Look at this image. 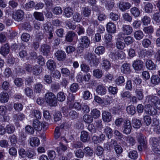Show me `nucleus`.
<instances>
[{
  "instance_id": "obj_4",
  "label": "nucleus",
  "mask_w": 160,
  "mask_h": 160,
  "mask_svg": "<svg viewBox=\"0 0 160 160\" xmlns=\"http://www.w3.org/2000/svg\"><path fill=\"white\" fill-rule=\"evenodd\" d=\"M33 126L34 129L38 131H41L42 129L43 131H45L48 128L47 123L41 122L37 119L33 121Z\"/></svg>"
},
{
  "instance_id": "obj_35",
  "label": "nucleus",
  "mask_w": 160,
  "mask_h": 160,
  "mask_svg": "<svg viewBox=\"0 0 160 160\" xmlns=\"http://www.w3.org/2000/svg\"><path fill=\"white\" fill-rule=\"evenodd\" d=\"M82 12V15L85 17H88L91 14V10L88 7H84L83 8Z\"/></svg>"
},
{
  "instance_id": "obj_41",
  "label": "nucleus",
  "mask_w": 160,
  "mask_h": 160,
  "mask_svg": "<svg viewBox=\"0 0 160 160\" xmlns=\"http://www.w3.org/2000/svg\"><path fill=\"white\" fill-rule=\"evenodd\" d=\"M25 116L23 113H20L17 114H13L12 117L14 120L16 121L23 120L25 118Z\"/></svg>"
},
{
  "instance_id": "obj_17",
  "label": "nucleus",
  "mask_w": 160,
  "mask_h": 160,
  "mask_svg": "<svg viewBox=\"0 0 160 160\" xmlns=\"http://www.w3.org/2000/svg\"><path fill=\"white\" fill-rule=\"evenodd\" d=\"M130 64L127 63H123L121 67L122 72L125 74H128L131 72Z\"/></svg>"
},
{
  "instance_id": "obj_16",
  "label": "nucleus",
  "mask_w": 160,
  "mask_h": 160,
  "mask_svg": "<svg viewBox=\"0 0 160 160\" xmlns=\"http://www.w3.org/2000/svg\"><path fill=\"white\" fill-rule=\"evenodd\" d=\"M9 47L8 43L4 44L0 48V54L4 57L9 53Z\"/></svg>"
},
{
  "instance_id": "obj_6",
  "label": "nucleus",
  "mask_w": 160,
  "mask_h": 160,
  "mask_svg": "<svg viewBox=\"0 0 160 160\" xmlns=\"http://www.w3.org/2000/svg\"><path fill=\"white\" fill-rule=\"evenodd\" d=\"M132 129L130 121L128 119H126L124 122L122 129L123 133L127 135L129 134L130 133Z\"/></svg>"
},
{
  "instance_id": "obj_18",
  "label": "nucleus",
  "mask_w": 160,
  "mask_h": 160,
  "mask_svg": "<svg viewBox=\"0 0 160 160\" xmlns=\"http://www.w3.org/2000/svg\"><path fill=\"white\" fill-rule=\"evenodd\" d=\"M131 6L129 3L127 2H121L119 4V7L122 11H125L130 8Z\"/></svg>"
},
{
  "instance_id": "obj_43",
  "label": "nucleus",
  "mask_w": 160,
  "mask_h": 160,
  "mask_svg": "<svg viewBox=\"0 0 160 160\" xmlns=\"http://www.w3.org/2000/svg\"><path fill=\"white\" fill-rule=\"evenodd\" d=\"M100 112L97 109L94 108L91 110V115L92 118H97L100 116Z\"/></svg>"
},
{
  "instance_id": "obj_22",
  "label": "nucleus",
  "mask_w": 160,
  "mask_h": 160,
  "mask_svg": "<svg viewBox=\"0 0 160 160\" xmlns=\"http://www.w3.org/2000/svg\"><path fill=\"white\" fill-rule=\"evenodd\" d=\"M76 35L75 32L72 31L68 32L65 36V40L68 42H72Z\"/></svg>"
},
{
  "instance_id": "obj_7",
  "label": "nucleus",
  "mask_w": 160,
  "mask_h": 160,
  "mask_svg": "<svg viewBox=\"0 0 160 160\" xmlns=\"http://www.w3.org/2000/svg\"><path fill=\"white\" fill-rule=\"evenodd\" d=\"M87 60L91 66L93 65L96 67L98 64V60L96 58L95 55L88 53L87 55Z\"/></svg>"
},
{
  "instance_id": "obj_3",
  "label": "nucleus",
  "mask_w": 160,
  "mask_h": 160,
  "mask_svg": "<svg viewBox=\"0 0 160 160\" xmlns=\"http://www.w3.org/2000/svg\"><path fill=\"white\" fill-rule=\"evenodd\" d=\"M136 141L134 137L130 135L124 136L122 141L121 142L122 145L124 146H133L136 143Z\"/></svg>"
},
{
  "instance_id": "obj_58",
  "label": "nucleus",
  "mask_w": 160,
  "mask_h": 160,
  "mask_svg": "<svg viewBox=\"0 0 160 160\" xmlns=\"http://www.w3.org/2000/svg\"><path fill=\"white\" fill-rule=\"evenodd\" d=\"M153 8V6L151 3H148L144 6L145 11L147 13L152 12Z\"/></svg>"
},
{
  "instance_id": "obj_21",
  "label": "nucleus",
  "mask_w": 160,
  "mask_h": 160,
  "mask_svg": "<svg viewBox=\"0 0 160 160\" xmlns=\"http://www.w3.org/2000/svg\"><path fill=\"white\" fill-rule=\"evenodd\" d=\"M101 62L102 67V69L107 70L110 68L111 63L109 61L105 58H103Z\"/></svg>"
},
{
  "instance_id": "obj_45",
  "label": "nucleus",
  "mask_w": 160,
  "mask_h": 160,
  "mask_svg": "<svg viewBox=\"0 0 160 160\" xmlns=\"http://www.w3.org/2000/svg\"><path fill=\"white\" fill-rule=\"evenodd\" d=\"M32 72L33 74L37 76L39 75L42 72L40 67L38 65L33 66Z\"/></svg>"
},
{
  "instance_id": "obj_10",
  "label": "nucleus",
  "mask_w": 160,
  "mask_h": 160,
  "mask_svg": "<svg viewBox=\"0 0 160 160\" xmlns=\"http://www.w3.org/2000/svg\"><path fill=\"white\" fill-rule=\"evenodd\" d=\"M54 55L57 60L60 61L64 60L66 57V55L65 52L61 50H58Z\"/></svg>"
},
{
  "instance_id": "obj_27",
  "label": "nucleus",
  "mask_w": 160,
  "mask_h": 160,
  "mask_svg": "<svg viewBox=\"0 0 160 160\" xmlns=\"http://www.w3.org/2000/svg\"><path fill=\"white\" fill-rule=\"evenodd\" d=\"M146 68L149 70H154L156 69V65L150 60H148L146 62Z\"/></svg>"
},
{
  "instance_id": "obj_31",
  "label": "nucleus",
  "mask_w": 160,
  "mask_h": 160,
  "mask_svg": "<svg viewBox=\"0 0 160 160\" xmlns=\"http://www.w3.org/2000/svg\"><path fill=\"white\" fill-rule=\"evenodd\" d=\"M133 35L136 40H140L143 38L144 34L142 31L138 30L135 32Z\"/></svg>"
},
{
  "instance_id": "obj_23",
  "label": "nucleus",
  "mask_w": 160,
  "mask_h": 160,
  "mask_svg": "<svg viewBox=\"0 0 160 160\" xmlns=\"http://www.w3.org/2000/svg\"><path fill=\"white\" fill-rule=\"evenodd\" d=\"M96 91L99 95H103L106 93L107 89L104 86L100 85L97 87Z\"/></svg>"
},
{
  "instance_id": "obj_42",
  "label": "nucleus",
  "mask_w": 160,
  "mask_h": 160,
  "mask_svg": "<svg viewBox=\"0 0 160 160\" xmlns=\"http://www.w3.org/2000/svg\"><path fill=\"white\" fill-rule=\"evenodd\" d=\"M84 153L87 156L92 157L93 154V150L89 147H85L83 149Z\"/></svg>"
},
{
  "instance_id": "obj_46",
  "label": "nucleus",
  "mask_w": 160,
  "mask_h": 160,
  "mask_svg": "<svg viewBox=\"0 0 160 160\" xmlns=\"http://www.w3.org/2000/svg\"><path fill=\"white\" fill-rule=\"evenodd\" d=\"M117 156L118 157L121 156L123 151V149L121 146L118 145L114 148Z\"/></svg>"
},
{
  "instance_id": "obj_24",
  "label": "nucleus",
  "mask_w": 160,
  "mask_h": 160,
  "mask_svg": "<svg viewBox=\"0 0 160 160\" xmlns=\"http://www.w3.org/2000/svg\"><path fill=\"white\" fill-rule=\"evenodd\" d=\"M122 30L123 32L126 35H130L132 32V28L129 25H123L122 26Z\"/></svg>"
},
{
  "instance_id": "obj_55",
  "label": "nucleus",
  "mask_w": 160,
  "mask_h": 160,
  "mask_svg": "<svg viewBox=\"0 0 160 160\" xmlns=\"http://www.w3.org/2000/svg\"><path fill=\"white\" fill-rule=\"evenodd\" d=\"M142 46L145 48H148L151 44V41L148 38H144L142 42Z\"/></svg>"
},
{
  "instance_id": "obj_40",
  "label": "nucleus",
  "mask_w": 160,
  "mask_h": 160,
  "mask_svg": "<svg viewBox=\"0 0 160 160\" xmlns=\"http://www.w3.org/2000/svg\"><path fill=\"white\" fill-rule=\"evenodd\" d=\"M76 32L79 36L81 35L84 34L85 32V29L84 27L79 24L77 25L76 28Z\"/></svg>"
},
{
  "instance_id": "obj_48",
  "label": "nucleus",
  "mask_w": 160,
  "mask_h": 160,
  "mask_svg": "<svg viewBox=\"0 0 160 160\" xmlns=\"http://www.w3.org/2000/svg\"><path fill=\"white\" fill-rule=\"evenodd\" d=\"M143 30L144 32L146 34H152L153 32L154 29L153 27L150 25L144 27L143 28Z\"/></svg>"
},
{
  "instance_id": "obj_11",
  "label": "nucleus",
  "mask_w": 160,
  "mask_h": 160,
  "mask_svg": "<svg viewBox=\"0 0 160 160\" xmlns=\"http://www.w3.org/2000/svg\"><path fill=\"white\" fill-rule=\"evenodd\" d=\"M145 111L147 114L151 115H155L157 113L156 110L149 104L145 106Z\"/></svg>"
},
{
  "instance_id": "obj_20",
  "label": "nucleus",
  "mask_w": 160,
  "mask_h": 160,
  "mask_svg": "<svg viewBox=\"0 0 160 160\" xmlns=\"http://www.w3.org/2000/svg\"><path fill=\"white\" fill-rule=\"evenodd\" d=\"M89 136L88 132L83 131L81 132L80 136V140L83 142H86L89 141Z\"/></svg>"
},
{
  "instance_id": "obj_28",
  "label": "nucleus",
  "mask_w": 160,
  "mask_h": 160,
  "mask_svg": "<svg viewBox=\"0 0 160 160\" xmlns=\"http://www.w3.org/2000/svg\"><path fill=\"white\" fill-rule=\"evenodd\" d=\"M47 66L48 68L50 70L53 71L56 66L55 62L52 60H48L47 62Z\"/></svg>"
},
{
  "instance_id": "obj_62",
  "label": "nucleus",
  "mask_w": 160,
  "mask_h": 160,
  "mask_svg": "<svg viewBox=\"0 0 160 160\" xmlns=\"http://www.w3.org/2000/svg\"><path fill=\"white\" fill-rule=\"evenodd\" d=\"M57 99L60 102L64 101L65 99V97L64 93L63 92H60L57 94Z\"/></svg>"
},
{
  "instance_id": "obj_33",
  "label": "nucleus",
  "mask_w": 160,
  "mask_h": 160,
  "mask_svg": "<svg viewBox=\"0 0 160 160\" xmlns=\"http://www.w3.org/2000/svg\"><path fill=\"white\" fill-rule=\"evenodd\" d=\"M30 144L32 147L38 146L40 144L39 140L36 137H32L30 139Z\"/></svg>"
},
{
  "instance_id": "obj_14",
  "label": "nucleus",
  "mask_w": 160,
  "mask_h": 160,
  "mask_svg": "<svg viewBox=\"0 0 160 160\" xmlns=\"http://www.w3.org/2000/svg\"><path fill=\"white\" fill-rule=\"evenodd\" d=\"M51 47L47 44H43L41 46L40 50L44 55H47L49 53Z\"/></svg>"
},
{
  "instance_id": "obj_61",
  "label": "nucleus",
  "mask_w": 160,
  "mask_h": 160,
  "mask_svg": "<svg viewBox=\"0 0 160 160\" xmlns=\"http://www.w3.org/2000/svg\"><path fill=\"white\" fill-rule=\"evenodd\" d=\"M81 71L85 72H87L90 70V68L88 65L86 64L82 63L80 65Z\"/></svg>"
},
{
  "instance_id": "obj_30",
  "label": "nucleus",
  "mask_w": 160,
  "mask_h": 160,
  "mask_svg": "<svg viewBox=\"0 0 160 160\" xmlns=\"http://www.w3.org/2000/svg\"><path fill=\"white\" fill-rule=\"evenodd\" d=\"M143 91V90L141 88H137L135 91L136 96L139 100H142L143 98L144 95Z\"/></svg>"
},
{
  "instance_id": "obj_15",
  "label": "nucleus",
  "mask_w": 160,
  "mask_h": 160,
  "mask_svg": "<svg viewBox=\"0 0 160 160\" xmlns=\"http://www.w3.org/2000/svg\"><path fill=\"white\" fill-rule=\"evenodd\" d=\"M106 30L110 33H114L116 31V25L112 22H109L107 24Z\"/></svg>"
},
{
  "instance_id": "obj_36",
  "label": "nucleus",
  "mask_w": 160,
  "mask_h": 160,
  "mask_svg": "<svg viewBox=\"0 0 160 160\" xmlns=\"http://www.w3.org/2000/svg\"><path fill=\"white\" fill-rule=\"evenodd\" d=\"M153 52L152 50H148L146 51L145 52L144 51H142L140 52V54L139 55V57L142 58H145V54L148 57L151 56L153 54Z\"/></svg>"
},
{
  "instance_id": "obj_49",
  "label": "nucleus",
  "mask_w": 160,
  "mask_h": 160,
  "mask_svg": "<svg viewBox=\"0 0 160 160\" xmlns=\"http://www.w3.org/2000/svg\"><path fill=\"white\" fill-rule=\"evenodd\" d=\"M129 157L132 159H136L138 157L137 152L135 150L131 151L128 154Z\"/></svg>"
},
{
  "instance_id": "obj_12",
  "label": "nucleus",
  "mask_w": 160,
  "mask_h": 160,
  "mask_svg": "<svg viewBox=\"0 0 160 160\" xmlns=\"http://www.w3.org/2000/svg\"><path fill=\"white\" fill-rule=\"evenodd\" d=\"M132 66L135 70L140 71L143 68V62L141 60H136L134 61L132 64Z\"/></svg>"
},
{
  "instance_id": "obj_44",
  "label": "nucleus",
  "mask_w": 160,
  "mask_h": 160,
  "mask_svg": "<svg viewBox=\"0 0 160 160\" xmlns=\"http://www.w3.org/2000/svg\"><path fill=\"white\" fill-rule=\"evenodd\" d=\"M141 21L144 25L147 26L150 23L151 19L149 17L144 16L142 17Z\"/></svg>"
},
{
  "instance_id": "obj_29",
  "label": "nucleus",
  "mask_w": 160,
  "mask_h": 160,
  "mask_svg": "<svg viewBox=\"0 0 160 160\" xmlns=\"http://www.w3.org/2000/svg\"><path fill=\"white\" fill-rule=\"evenodd\" d=\"M104 132L108 139H110L112 137V130L108 126H106L104 129Z\"/></svg>"
},
{
  "instance_id": "obj_63",
  "label": "nucleus",
  "mask_w": 160,
  "mask_h": 160,
  "mask_svg": "<svg viewBox=\"0 0 160 160\" xmlns=\"http://www.w3.org/2000/svg\"><path fill=\"white\" fill-rule=\"evenodd\" d=\"M13 108L16 111L20 112L22 109L23 106L21 103H16L14 104Z\"/></svg>"
},
{
  "instance_id": "obj_64",
  "label": "nucleus",
  "mask_w": 160,
  "mask_h": 160,
  "mask_svg": "<svg viewBox=\"0 0 160 160\" xmlns=\"http://www.w3.org/2000/svg\"><path fill=\"white\" fill-rule=\"evenodd\" d=\"M153 19L157 23L160 22V12H158L153 14Z\"/></svg>"
},
{
  "instance_id": "obj_2",
  "label": "nucleus",
  "mask_w": 160,
  "mask_h": 160,
  "mask_svg": "<svg viewBox=\"0 0 160 160\" xmlns=\"http://www.w3.org/2000/svg\"><path fill=\"white\" fill-rule=\"evenodd\" d=\"M125 56V54L122 51L114 49H112L109 55V57L113 60L118 59H123Z\"/></svg>"
},
{
  "instance_id": "obj_51",
  "label": "nucleus",
  "mask_w": 160,
  "mask_h": 160,
  "mask_svg": "<svg viewBox=\"0 0 160 160\" xmlns=\"http://www.w3.org/2000/svg\"><path fill=\"white\" fill-rule=\"evenodd\" d=\"M48 155L49 159H50V160H54L57 156L56 152L53 150L49 151L48 153Z\"/></svg>"
},
{
  "instance_id": "obj_56",
  "label": "nucleus",
  "mask_w": 160,
  "mask_h": 160,
  "mask_svg": "<svg viewBox=\"0 0 160 160\" xmlns=\"http://www.w3.org/2000/svg\"><path fill=\"white\" fill-rule=\"evenodd\" d=\"M115 3L114 2H107L105 4V7L108 10H112L114 7Z\"/></svg>"
},
{
  "instance_id": "obj_13",
  "label": "nucleus",
  "mask_w": 160,
  "mask_h": 160,
  "mask_svg": "<svg viewBox=\"0 0 160 160\" xmlns=\"http://www.w3.org/2000/svg\"><path fill=\"white\" fill-rule=\"evenodd\" d=\"M159 99L158 97L153 95H151L148 96L146 98V102L148 101V104H153L155 105Z\"/></svg>"
},
{
  "instance_id": "obj_59",
  "label": "nucleus",
  "mask_w": 160,
  "mask_h": 160,
  "mask_svg": "<svg viewBox=\"0 0 160 160\" xmlns=\"http://www.w3.org/2000/svg\"><path fill=\"white\" fill-rule=\"evenodd\" d=\"M114 135L118 138L121 142L122 141L123 138L124 137V135H123L118 130H115L113 132Z\"/></svg>"
},
{
  "instance_id": "obj_54",
  "label": "nucleus",
  "mask_w": 160,
  "mask_h": 160,
  "mask_svg": "<svg viewBox=\"0 0 160 160\" xmlns=\"http://www.w3.org/2000/svg\"><path fill=\"white\" fill-rule=\"evenodd\" d=\"M43 86L41 83H38L35 84L34 86V91L36 93H39L42 89Z\"/></svg>"
},
{
  "instance_id": "obj_5",
  "label": "nucleus",
  "mask_w": 160,
  "mask_h": 160,
  "mask_svg": "<svg viewBox=\"0 0 160 160\" xmlns=\"http://www.w3.org/2000/svg\"><path fill=\"white\" fill-rule=\"evenodd\" d=\"M138 141L139 143L138 148L139 151H142V149L146 148V141L144 138V136L141 133H139L138 135Z\"/></svg>"
},
{
  "instance_id": "obj_60",
  "label": "nucleus",
  "mask_w": 160,
  "mask_h": 160,
  "mask_svg": "<svg viewBox=\"0 0 160 160\" xmlns=\"http://www.w3.org/2000/svg\"><path fill=\"white\" fill-rule=\"evenodd\" d=\"M81 106L82 105L81 103L77 102H75L72 106L70 105L69 107L70 108H73L76 110L80 111L81 110Z\"/></svg>"
},
{
  "instance_id": "obj_19",
  "label": "nucleus",
  "mask_w": 160,
  "mask_h": 160,
  "mask_svg": "<svg viewBox=\"0 0 160 160\" xmlns=\"http://www.w3.org/2000/svg\"><path fill=\"white\" fill-rule=\"evenodd\" d=\"M102 119L103 121L106 122H109L111 121V114L105 111H103L102 113Z\"/></svg>"
},
{
  "instance_id": "obj_52",
  "label": "nucleus",
  "mask_w": 160,
  "mask_h": 160,
  "mask_svg": "<svg viewBox=\"0 0 160 160\" xmlns=\"http://www.w3.org/2000/svg\"><path fill=\"white\" fill-rule=\"evenodd\" d=\"M134 39L131 36H128L125 38L124 42L125 44L129 45L132 44L134 42Z\"/></svg>"
},
{
  "instance_id": "obj_50",
  "label": "nucleus",
  "mask_w": 160,
  "mask_h": 160,
  "mask_svg": "<svg viewBox=\"0 0 160 160\" xmlns=\"http://www.w3.org/2000/svg\"><path fill=\"white\" fill-rule=\"evenodd\" d=\"M102 70L96 69L93 71V76L98 78H101L102 75Z\"/></svg>"
},
{
  "instance_id": "obj_9",
  "label": "nucleus",
  "mask_w": 160,
  "mask_h": 160,
  "mask_svg": "<svg viewBox=\"0 0 160 160\" xmlns=\"http://www.w3.org/2000/svg\"><path fill=\"white\" fill-rule=\"evenodd\" d=\"M90 43V41L87 36L82 37L80 38V45L87 48Z\"/></svg>"
},
{
  "instance_id": "obj_1",
  "label": "nucleus",
  "mask_w": 160,
  "mask_h": 160,
  "mask_svg": "<svg viewBox=\"0 0 160 160\" xmlns=\"http://www.w3.org/2000/svg\"><path fill=\"white\" fill-rule=\"evenodd\" d=\"M45 100L50 106H55L57 104L55 95L52 92H48L45 94Z\"/></svg>"
},
{
  "instance_id": "obj_8",
  "label": "nucleus",
  "mask_w": 160,
  "mask_h": 160,
  "mask_svg": "<svg viewBox=\"0 0 160 160\" xmlns=\"http://www.w3.org/2000/svg\"><path fill=\"white\" fill-rule=\"evenodd\" d=\"M24 14V12L22 10H18L12 14V17L15 20L19 22L23 19Z\"/></svg>"
},
{
  "instance_id": "obj_53",
  "label": "nucleus",
  "mask_w": 160,
  "mask_h": 160,
  "mask_svg": "<svg viewBox=\"0 0 160 160\" xmlns=\"http://www.w3.org/2000/svg\"><path fill=\"white\" fill-rule=\"evenodd\" d=\"M105 51V48L104 47L100 46L97 47L95 49V52L98 55L103 54Z\"/></svg>"
},
{
  "instance_id": "obj_26",
  "label": "nucleus",
  "mask_w": 160,
  "mask_h": 160,
  "mask_svg": "<svg viewBox=\"0 0 160 160\" xmlns=\"http://www.w3.org/2000/svg\"><path fill=\"white\" fill-rule=\"evenodd\" d=\"M9 98L8 94L2 92L0 94V101L2 103H6L8 102Z\"/></svg>"
},
{
  "instance_id": "obj_34",
  "label": "nucleus",
  "mask_w": 160,
  "mask_h": 160,
  "mask_svg": "<svg viewBox=\"0 0 160 160\" xmlns=\"http://www.w3.org/2000/svg\"><path fill=\"white\" fill-rule=\"evenodd\" d=\"M64 15L67 18H70L73 15L72 9L70 7L66 8L64 10Z\"/></svg>"
},
{
  "instance_id": "obj_32",
  "label": "nucleus",
  "mask_w": 160,
  "mask_h": 160,
  "mask_svg": "<svg viewBox=\"0 0 160 160\" xmlns=\"http://www.w3.org/2000/svg\"><path fill=\"white\" fill-rule=\"evenodd\" d=\"M73 20L77 22H80L82 18V16L81 14L78 12H75L72 15Z\"/></svg>"
},
{
  "instance_id": "obj_57",
  "label": "nucleus",
  "mask_w": 160,
  "mask_h": 160,
  "mask_svg": "<svg viewBox=\"0 0 160 160\" xmlns=\"http://www.w3.org/2000/svg\"><path fill=\"white\" fill-rule=\"evenodd\" d=\"M127 112L131 115H133L135 113L136 111L135 107L132 106H129L126 108Z\"/></svg>"
},
{
  "instance_id": "obj_47",
  "label": "nucleus",
  "mask_w": 160,
  "mask_h": 160,
  "mask_svg": "<svg viewBox=\"0 0 160 160\" xmlns=\"http://www.w3.org/2000/svg\"><path fill=\"white\" fill-rule=\"evenodd\" d=\"M83 119L84 122L87 123H90L93 121V118L91 115L88 114L84 115L83 117Z\"/></svg>"
},
{
  "instance_id": "obj_25",
  "label": "nucleus",
  "mask_w": 160,
  "mask_h": 160,
  "mask_svg": "<svg viewBox=\"0 0 160 160\" xmlns=\"http://www.w3.org/2000/svg\"><path fill=\"white\" fill-rule=\"evenodd\" d=\"M33 16L36 20L40 21H43L44 17L43 13L42 12H35L33 13Z\"/></svg>"
},
{
  "instance_id": "obj_39",
  "label": "nucleus",
  "mask_w": 160,
  "mask_h": 160,
  "mask_svg": "<svg viewBox=\"0 0 160 160\" xmlns=\"http://www.w3.org/2000/svg\"><path fill=\"white\" fill-rule=\"evenodd\" d=\"M130 12L132 14L135 18L139 17L140 14L139 9L135 7L131 8L130 9Z\"/></svg>"
},
{
  "instance_id": "obj_38",
  "label": "nucleus",
  "mask_w": 160,
  "mask_h": 160,
  "mask_svg": "<svg viewBox=\"0 0 160 160\" xmlns=\"http://www.w3.org/2000/svg\"><path fill=\"white\" fill-rule=\"evenodd\" d=\"M132 124L134 128H138L142 125L141 120L137 118H133L132 121Z\"/></svg>"
},
{
  "instance_id": "obj_37",
  "label": "nucleus",
  "mask_w": 160,
  "mask_h": 160,
  "mask_svg": "<svg viewBox=\"0 0 160 160\" xmlns=\"http://www.w3.org/2000/svg\"><path fill=\"white\" fill-rule=\"evenodd\" d=\"M151 82L154 85H157L159 84L160 82V78L157 75H153L151 78Z\"/></svg>"
}]
</instances>
